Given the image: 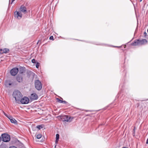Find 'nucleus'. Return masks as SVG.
Instances as JSON below:
<instances>
[{"label":"nucleus","instance_id":"a211bd4d","mask_svg":"<svg viewBox=\"0 0 148 148\" xmlns=\"http://www.w3.org/2000/svg\"><path fill=\"white\" fill-rule=\"evenodd\" d=\"M60 103H62V100H61L60 99H59L58 98H57L56 99Z\"/></svg>","mask_w":148,"mask_h":148},{"label":"nucleus","instance_id":"9b49d317","mask_svg":"<svg viewBox=\"0 0 148 148\" xmlns=\"http://www.w3.org/2000/svg\"><path fill=\"white\" fill-rule=\"evenodd\" d=\"M19 11L20 12H22L24 14H26L27 12L26 7L23 5L21 6L20 8Z\"/></svg>","mask_w":148,"mask_h":148},{"label":"nucleus","instance_id":"473e14b6","mask_svg":"<svg viewBox=\"0 0 148 148\" xmlns=\"http://www.w3.org/2000/svg\"><path fill=\"white\" fill-rule=\"evenodd\" d=\"M21 69H22V70H23L24 69V68L23 67H22Z\"/></svg>","mask_w":148,"mask_h":148},{"label":"nucleus","instance_id":"4468645a","mask_svg":"<svg viewBox=\"0 0 148 148\" xmlns=\"http://www.w3.org/2000/svg\"><path fill=\"white\" fill-rule=\"evenodd\" d=\"M10 121L12 123L14 124L16 123L17 121L15 119L13 118L12 117H10Z\"/></svg>","mask_w":148,"mask_h":148},{"label":"nucleus","instance_id":"c756f323","mask_svg":"<svg viewBox=\"0 0 148 148\" xmlns=\"http://www.w3.org/2000/svg\"><path fill=\"white\" fill-rule=\"evenodd\" d=\"M135 127H134V129H133V130H134V131H135Z\"/></svg>","mask_w":148,"mask_h":148},{"label":"nucleus","instance_id":"c85d7f7f","mask_svg":"<svg viewBox=\"0 0 148 148\" xmlns=\"http://www.w3.org/2000/svg\"><path fill=\"white\" fill-rule=\"evenodd\" d=\"M122 148H128L127 147H123Z\"/></svg>","mask_w":148,"mask_h":148},{"label":"nucleus","instance_id":"aec40b11","mask_svg":"<svg viewBox=\"0 0 148 148\" xmlns=\"http://www.w3.org/2000/svg\"><path fill=\"white\" fill-rule=\"evenodd\" d=\"M49 39L50 40H53V36H51L49 38Z\"/></svg>","mask_w":148,"mask_h":148},{"label":"nucleus","instance_id":"b1692460","mask_svg":"<svg viewBox=\"0 0 148 148\" xmlns=\"http://www.w3.org/2000/svg\"><path fill=\"white\" fill-rule=\"evenodd\" d=\"M9 148H17L15 146H12V147H10Z\"/></svg>","mask_w":148,"mask_h":148},{"label":"nucleus","instance_id":"393cba45","mask_svg":"<svg viewBox=\"0 0 148 148\" xmlns=\"http://www.w3.org/2000/svg\"><path fill=\"white\" fill-rule=\"evenodd\" d=\"M10 120V117H12L11 116H7Z\"/></svg>","mask_w":148,"mask_h":148},{"label":"nucleus","instance_id":"6ab92c4d","mask_svg":"<svg viewBox=\"0 0 148 148\" xmlns=\"http://www.w3.org/2000/svg\"><path fill=\"white\" fill-rule=\"evenodd\" d=\"M39 63L38 62H37L36 64V67L37 68H39Z\"/></svg>","mask_w":148,"mask_h":148},{"label":"nucleus","instance_id":"7c9ffc66","mask_svg":"<svg viewBox=\"0 0 148 148\" xmlns=\"http://www.w3.org/2000/svg\"><path fill=\"white\" fill-rule=\"evenodd\" d=\"M12 0V3L15 0Z\"/></svg>","mask_w":148,"mask_h":148},{"label":"nucleus","instance_id":"72a5a7b5","mask_svg":"<svg viewBox=\"0 0 148 148\" xmlns=\"http://www.w3.org/2000/svg\"><path fill=\"white\" fill-rule=\"evenodd\" d=\"M23 72V71H22L21 72V73H22Z\"/></svg>","mask_w":148,"mask_h":148},{"label":"nucleus","instance_id":"f03ea898","mask_svg":"<svg viewBox=\"0 0 148 148\" xmlns=\"http://www.w3.org/2000/svg\"><path fill=\"white\" fill-rule=\"evenodd\" d=\"M147 42V41L145 39L137 40L135 41L134 42L132 43V45L134 46L141 45L146 44Z\"/></svg>","mask_w":148,"mask_h":148},{"label":"nucleus","instance_id":"2f4dec72","mask_svg":"<svg viewBox=\"0 0 148 148\" xmlns=\"http://www.w3.org/2000/svg\"><path fill=\"white\" fill-rule=\"evenodd\" d=\"M0 148H4L2 147H0Z\"/></svg>","mask_w":148,"mask_h":148},{"label":"nucleus","instance_id":"ddd939ff","mask_svg":"<svg viewBox=\"0 0 148 148\" xmlns=\"http://www.w3.org/2000/svg\"><path fill=\"white\" fill-rule=\"evenodd\" d=\"M16 79L18 82H21L23 81V78L21 76L18 75L16 77Z\"/></svg>","mask_w":148,"mask_h":148},{"label":"nucleus","instance_id":"f3484780","mask_svg":"<svg viewBox=\"0 0 148 148\" xmlns=\"http://www.w3.org/2000/svg\"><path fill=\"white\" fill-rule=\"evenodd\" d=\"M36 128L39 130H40L41 128H42V125H38L36 126Z\"/></svg>","mask_w":148,"mask_h":148},{"label":"nucleus","instance_id":"cd10ccee","mask_svg":"<svg viewBox=\"0 0 148 148\" xmlns=\"http://www.w3.org/2000/svg\"><path fill=\"white\" fill-rule=\"evenodd\" d=\"M1 137L0 136V142L1 141Z\"/></svg>","mask_w":148,"mask_h":148},{"label":"nucleus","instance_id":"f8f14e48","mask_svg":"<svg viewBox=\"0 0 148 148\" xmlns=\"http://www.w3.org/2000/svg\"><path fill=\"white\" fill-rule=\"evenodd\" d=\"M9 51V50L7 48H4L3 49H0V53L1 54L8 53Z\"/></svg>","mask_w":148,"mask_h":148},{"label":"nucleus","instance_id":"4be33fe9","mask_svg":"<svg viewBox=\"0 0 148 148\" xmlns=\"http://www.w3.org/2000/svg\"><path fill=\"white\" fill-rule=\"evenodd\" d=\"M67 103L66 102V101H62V103L65 104V103Z\"/></svg>","mask_w":148,"mask_h":148},{"label":"nucleus","instance_id":"6e6552de","mask_svg":"<svg viewBox=\"0 0 148 148\" xmlns=\"http://www.w3.org/2000/svg\"><path fill=\"white\" fill-rule=\"evenodd\" d=\"M18 71V69L17 68H15L11 70L10 73L11 75L14 76L17 74Z\"/></svg>","mask_w":148,"mask_h":148},{"label":"nucleus","instance_id":"f257e3e1","mask_svg":"<svg viewBox=\"0 0 148 148\" xmlns=\"http://www.w3.org/2000/svg\"><path fill=\"white\" fill-rule=\"evenodd\" d=\"M12 96L17 103L20 102V101L22 98L23 95L21 92L18 90H14Z\"/></svg>","mask_w":148,"mask_h":148},{"label":"nucleus","instance_id":"7ed1b4c3","mask_svg":"<svg viewBox=\"0 0 148 148\" xmlns=\"http://www.w3.org/2000/svg\"><path fill=\"white\" fill-rule=\"evenodd\" d=\"M61 119L62 121H65L70 122L72 121L73 118L69 116L65 115L62 116Z\"/></svg>","mask_w":148,"mask_h":148},{"label":"nucleus","instance_id":"a878e982","mask_svg":"<svg viewBox=\"0 0 148 148\" xmlns=\"http://www.w3.org/2000/svg\"><path fill=\"white\" fill-rule=\"evenodd\" d=\"M146 143L147 144H148V138H147V140Z\"/></svg>","mask_w":148,"mask_h":148},{"label":"nucleus","instance_id":"dca6fc26","mask_svg":"<svg viewBox=\"0 0 148 148\" xmlns=\"http://www.w3.org/2000/svg\"><path fill=\"white\" fill-rule=\"evenodd\" d=\"M42 137V135L40 134H38L36 136V138L38 139H40Z\"/></svg>","mask_w":148,"mask_h":148},{"label":"nucleus","instance_id":"0eeeda50","mask_svg":"<svg viewBox=\"0 0 148 148\" xmlns=\"http://www.w3.org/2000/svg\"><path fill=\"white\" fill-rule=\"evenodd\" d=\"M29 101L28 98L26 97H24L22 99H21L20 101L22 104H25L28 103Z\"/></svg>","mask_w":148,"mask_h":148},{"label":"nucleus","instance_id":"2eb2a0df","mask_svg":"<svg viewBox=\"0 0 148 148\" xmlns=\"http://www.w3.org/2000/svg\"><path fill=\"white\" fill-rule=\"evenodd\" d=\"M59 138V135L57 134L56 135V143L58 142Z\"/></svg>","mask_w":148,"mask_h":148},{"label":"nucleus","instance_id":"bb28decb","mask_svg":"<svg viewBox=\"0 0 148 148\" xmlns=\"http://www.w3.org/2000/svg\"><path fill=\"white\" fill-rule=\"evenodd\" d=\"M147 34L146 33V32H145L144 33V35L145 36H146V35Z\"/></svg>","mask_w":148,"mask_h":148},{"label":"nucleus","instance_id":"9d476101","mask_svg":"<svg viewBox=\"0 0 148 148\" xmlns=\"http://www.w3.org/2000/svg\"><path fill=\"white\" fill-rule=\"evenodd\" d=\"M12 84V82L10 80H6L4 83V85L6 87H9Z\"/></svg>","mask_w":148,"mask_h":148},{"label":"nucleus","instance_id":"39448f33","mask_svg":"<svg viewBox=\"0 0 148 148\" xmlns=\"http://www.w3.org/2000/svg\"><path fill=\"white\" fill-rule=\"evenodd\" d=\"M1 136L2 140L4 142H8L10 140V136L8 134H2Z\"/></svg>","mask_w":148,"mask_h":148},{"label":"nucleus","instance_id":"412c9836","mask_svg":"<svg viewBox=\"0 0 148 148\" xmlns=\"http://www.w3.org/2000/svg\"><path fill=\"white\" fill-rule=\"evenodd\" d=\"M32 62L33 63H35V60L34 59H32Z\"/></svg>","mask_w":148,"mask_h":148},{"label":"nucleus","instance_id":"20e7f679","mask_svg":"<svg viewBox=\"0 0 148 148\" xmlns=\"http://www.w3.org/2000/svg\"><path fill=\"white\" fill-rule=\"evenodd\" d=\"M35 85L36 88L38 90H40L42 88V84L39 80H37L35 81Z\"/></svg>","mask_w":148,"mask_h":148},{"label":"nucleus","instance_id":"423d86ee","mask_svg":"<svg viewBox=\"0 0 148 148\" xmlns=\"http://www.w3.org/2000/svg\"><path fill=\"white\" fill-rule=\"evenodd\" d=\"M14 17L16 18L20 19L22 17V14L19 11H16L14 13Z\"/></svg>","mask_w":148,"mask_h":148},{"label":"nucleus","instance_id":"5701e85b","mask_svg":"<svg viewBox=\"0 0 148 148\" xmlns=\"http://www.w3.org/2000/svg\"><path fill=\"white\" fill-rule=\"evenodd\" d=\"M3 113L7 117L8 116V115L5 113L3 111Z\"/></svg>","mask_w":148,"mask_h":148},{"label":"nucleus","instance_id":"c9c22d12","mask_svg":"<svg viewBox=\"0 0 148 148\" xmlns=\"http://www.w3.org/2000/svg\"><path fill=\"white\" fill-rule=\"evenodd\" d=\"M126 46H125L124 48H125Z\"/></svg>","mask_w":148,"mask_h":148},{"label":"nucleus","instance_id":"1a4fd4ad","mask_svg":"<svg viewBox=\"0 0 148 148\" xmlns=\"http://www.w3.org/2000/svg\"><path fill=\"white\" fill-rule=\"evenodd\" d=\"M38 97L37 95L35 93H32L30 95L29 98L31 100H34L37 99Z\"/></svg>","mask_w":148,"mask_h":148},{"label":"nucleus","instance_id":"f704fd0d","mask_svg":"<svg viewBox=\"0 0 148 148\" xmlns=\"http://www.w3.org/2000/svg\"><path fill=\"white\" fill-rule=\"evenodd\" d=\"M142 0H140V2H141Z\"/></svg>","mask_w":148,"mask_h":148}]
</instances>
